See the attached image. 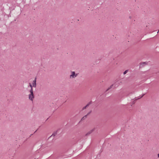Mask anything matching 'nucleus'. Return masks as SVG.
I'll return each mask as SVG.
<instances>
[{
  "instance_id": "obj_1",
  "label": "nucleus",
  "mask_w": 159,
  "mask_h": 159,
  "mask_svg": "<svg viewBox=\"0 0 159 159\" xmlns=\"http://www.w3.org/2000/svg\"><path fill=\"white\" fill-rule=\"evenodd\" d=\"M120 83H121L120 81H117L113 84L111 85L110 86V87L107 89L106 90V92L109 89H111L113 86H114L115 87H118L119 86V85Z\"/></svg>"
},
{
  "instance_id": "obj_2",
  "label": "nucleus",
  "mask_w": 159,
  "mask_h": 159,
  "mask_svg": "<svg viewBox=\"0 0 159 159\" xmlns=\"http://www.w3.org/2000/svg\"><path fill=\"white\" fill-rule=\"evenodd\" d=\"M78 75L77 74H75V71H72L71 74L70 75V78H73L76 77Z\"/></svg>"
},
{
  "instance_id": "obj_3",
  "label": "nucleus",
  "mask_w": 159,
  "mask_h": 159,
  "mask_svg": "<svg viewBox=\"0 0 159 159\" xmlns=\"http://www.w3.org/2000/svg\"><path fill=\"white\" fill-rule=\"evenodd\" d=\"M95 129V128L89 131L85 135V136H89Z\"/></svg>"
},
{
  "instance_id": "obj_4",
  "label": "nucleus",
  "mask_w": 159,
  "mask_h": 159,
  "mask_svg": "<svg viewBox=\"0 0 159 159\" xmlns=\"http://www.w3.org/2000/svg\"><path fill=\"white\" fill-rule=\"evenodd\" d=\"M34 93H30L29 95V98L31 101L33 100V99L34 98Z\"/></svg>"
},
{
  "instance_id": "obj_5",
  "label": "nucleus",
  "mask_w": 159,
  "mask_h": 159,
  "mask_svg": "<svg viewBox=\"0 0 159 159\" xmlns=\"http://www.w3.org/2000/svg\"><path fill=\"white\" fill-rule=\"evenodd\" d=\"M36 78H35V79L32 82V85L33 87H36Z\"/></svg>"
},
{
  "instance_id": "obj_6",
  "label": "nucleus",
  "mask_w": 159,
  "mask_h": 159,
  "mask_svg": "<svg viewBox=\"0 0 159 159\" xmlns=\"http://www.w3.org/2000/svg\"><path fill=\"white\" fill-rule=\"evenodd\" d=\"M147 64V63L146 62H143L140 63V68L143 67Z\"/></svg>"
},
{
  "instance_id": "obj_7",
  "label": "nucleus",
  "mask_w": 159,
  "mask_h": 159,
  "mask_svg": "<svg viewBox=\"0 0 159 159\" xmlns=\"http://www.w3.org/2000/svg\"><path fill=\"white\" fill-rule=\"evenodd\" d=\"M91 103H92L91 101L86 106H85V107H84L83 108L82 110H83L85 109H86L87 107H89V105L91 104Z\"/></svg>"
},
{
  "instance_id": "obj_8",
  "label": "nucleus",
  "mask_w": 159,
  "mask_h": 159,
  "mask_svg": "<svg viewBox=\"0 0 159 159\" xmlns=\"http://www.w3.org/2000/svg\"><path fill=\"white\" fill-rule=\"evenodd\" d=\"M91 111H90L86 115H85L82 118L81 120H84L87 117V116L89 115L91 113Z\"/></svg>"
},
{
  "instance_id": "obj_9",
  "label": "nucleus",
  "mask_w": 159,
  "mask_h": 159,
  "mask_svg": "<svg viewBox=\"0 0 159 159\" xmlns=\"http://www.w3.org/2000/svg\"><path fill=\"white\" fill-rule=\"evenodd\" d=\"M57 131H56L55 132H54V133H53L49 137L48 139H50V138H51L52 137H54L57 134Z\"/></svg>"
},
{
  "instance_id": "obj_10",
  "label": "nucleus",
  "mask_w": 159,
  "mask_h": 159,
  "mask_svg": "<svg viewBox=\"0 0 159 159\" xmlns=\"http://www.w3.org/2000/svg\"><path fill=\"white\" fill-rule=\"evenodd\" d=\"M30 93H34L33 88L31 89L30 90Z\"/></svg>"
},
{
  "instance_id": "obj_11",
  "label": "nucleus",
  "mask_w": 159,
  "mask_h": 159,
  "mask_svg": "<svg viewBox=\"0 0 159 159\" xmlns=\"http://www.w3.org/2000/svg\"><path fill=\"white\" fill-rule=\"evenodd\" d=\"M128 71V70H125L123 73L124 75H125Z\"/></svg>"
},
{
  "instance_id": "obj_12",
  "label": "nucleus",
  "mask_w": 159,
  "mask_h": 159,
  "mask_svg": "<svg viewBox=\"0 0 159 159\" xmlns=\"http://www.w3.org/2000/svg\"><path fill=\"white\" fill-rule=\"evenodd\" d=\"M29 85L31 87V89L33 88V86L30 83H29Z\"/></svg>"
},
{
  "instance_id": "obj_13",
  "label": "nucleus",
  "mask_w": 159,
  "mask_h": 159,
  "mask_svg": "<svg viewBox=\"0 0 159 159\" xmlns=\"http://www.w3.org/2000/svg\"><path fill=\"white\" fill-rule=\"evenodd\" d=\"M144 95H145V94H143V95H142V96H141V97L140 98H142V97H143V96Z\"/></svg>"
},
{
  "instance_id": "obj_14",
  "label": "nucleus",
  "mask_w": 159,
  "mask_h": 159,
  "mask_svg": "<svg viewBox=\"0 0 159 159\" xmlns=\"http://www.w3.org/2000/svg\"><path fill=\"white\" fill-rule=\"evenodd\" d=\"M157 156H158V157H159V154H158Z\"/></svg>"
},
{
  "instance_id": "obj_15",
  "label": "nucleus",
  "mask_w": 159,
  "mask_h": 159,
  "mask_svg": "<svg viewBox=\"0 0 159 159\" xmlns=\"http://www.w3.org/2000/svg\"><path fill=\"white\" fill-rule=\"evenodd\" d=\"M37 130H36V131H35L34 132V133H35L36 132V131H37Z\"/></svg>"
},
{
  "instance_id": "obj_16",
  "label": "nucleus",
  "mask_w": 159,
  "mask_h": 159,
  "mask_svg": "<svg viewBox=\"0 0 159 159\" xmlns=\"http://www.w3.org/2000/svg\"><path fill=\"white\" fill-rule=\"evenodd\" d=\"M159 30H158V31L157 32V33H158V32H159Z\"/></svg>"
},
{
  "instance_id": "obj_17",
  "label": "nucleus",
  "mask_w": 159,
  "mask_h": 159,
  "mask_svg": "<svg viewBox=\"0 0 159 159\" xmlns=\"http://www.w3.org/2000/svg\"><path fill=\"white\" fill-rule=\"evenodd\" d=\"M32 135V134L31 135H30V137L31 136V135Z\"/></svg>"
},
{
  "instance_id": "obj_18",
  "label": "nucleus",
  "mask_w": 159,
  "mask_h": 159,
  "mask_svg": "<svg viewBox=\"0 0 159 159\" xmlns=\"http://www.w3.org/2000/svg\"><path fill=\"white\" fill-rule=\"evenodd\" d=\"M129 18H131V16H129Z\"/></svg>"
}]
</instances>
